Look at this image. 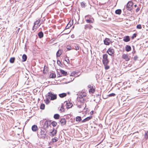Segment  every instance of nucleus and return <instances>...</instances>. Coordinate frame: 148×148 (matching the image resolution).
<instances>
[{"label": "nucleus", "instance_id": "nucleus-2", "mask_svg": "<svg viewBox=\"0 0 148 148\" xmlns=\"http://www.w3.org/2000/svg\"><path fill=\"white\" fill-rule=\"evenodd\" d=\"M49 99H50L51 100H53L56 99L57 98V95L54 94L52 92H49L46 95Z\"/></svg>", "mask_w": 148, "mask_h": 148}, {"label": "nucleus", "instance_id": "nucleus-40", "mask_svg": "<svg viewBox=\"0 0 148 148\" xmlns=\"http://www.w3.org/2000/svg\"><path fill=\"white\" fill-rule=\"evenodd\" d=\"M115 95V94L114 93H112L110 94H109L108 95V97H114Z\"/></svg>", "mask_w": 148, "mask_h": 148}, {"label": "nucleus", "instance_id": "nucleus-21", "mask_svg": "<svg viewBox=\"0 0 148 148\" xmlns=\"http://www.w3.org/2000/svg\"><path fill=\"white\" fill-rule=\"evenodd\" d=\"M109 62V61L108 59L102 60L103 64V65H108Z\"/></svg>", "mask_w": 148, "mask_h": 148}, {"label": "nucleus", "instance_id": "nucleus-13", "mask_svg": "<svg viewBox=\"0 0 148 148\" xmlns=\"http://www.w3.org/2000/svg\"><path fill=\"white\" fill-rule=\"evenodd\" d=\"M93 27L90 24H86L85 26L84 29H91Z\"/></svg>", "mask_w": 148, "mask_h": 148}, {"label": "nucleus", "instance_id": "nucleus-22", "mask_svg": "<svg viewBox=\"0 0 148 148\" xmlns=\"http://www.w3.org/2000/svg\"><path fill=\"white\" fill-rule=\"evenodd\" d=\"M46 99L45 100H44V101H45L46 104H48L50 102V101L49 100L50 99H49L47 96H46Z\"/></svg>", "mask_w": 148, "mask_h": 148}, {"label": "nucleus", "instance_id": "nucleus-15", "mask_svg": "<svg viewBox=\"0 0 148 148\" xmlns=\"http://www.w3.org/2000/svg\"><path fill=\"white\" fill-rule=\"evenodd\" d=\"M125 50L127 52H129L131 50V47L130 45H126L125 46Z\"/></svg>", "mask_w": 148, "mask_h": 148}, {"label": "nucleus", "instance_id": "nucleus-43", "mask_svg": "<svg viewBox=\"0 0 148 148\" xmlns=\"http://www.w3.org/2000/svg\"><path fill=\"white\" fill-rule=\"evenodd\" d=\"M71 26V24L69 25L68 23L66 26L65 27L66 29H69L70 27Z\"/></svg>", "mask_w": 148, "mask_h": 148}, {"label": "nucleus", "instance_id": "nucleus-48", "mask_svg": "<svg viewBox=\"0 0 148 148\" xmlns=\"http://www.w3.org/2000/svg\"><path fill=\"white\" fill-rule=\"evenodd\" d=\"M81 5L82 7H84L85 6V4L83 2H82L81 3Z\"/></svg>", "mask_w": 148, "mask_h": 148}, {"label": "nucleus", "instance_id": "nucleus-27", "mask_svg": "<svg viewBox=\"0 0 148 148\" xmlns=\"http://www.w3.org/2000/svg\"><path fill=\"white\" fill-rule=\"evenodd\" d=\"M108 56L107 54H105L103 55V59L102 60H104L108 59Z\"/></svg>", "mask_w": 148, "mask_h": 148}, {"label": "nucleus", "instance_id": "nucleus-14", "mask_svg": "<svg viewBox=\"0 0 148 148\" xmlns=\"http://www.w3.org/2000/svg\"><path fill=\"white\" fill-rule=\"evenodd\" d=\"M92 117L91 116H89L88 117H86V118H85L84 119H83L82 121V123L85 122L86 121H87L90 120L91 119H92Z\"/></svg>", "mask_w": 148, "mask_h": 148}, {"label": "nucleus", "instance_id": "nucleus-4", "mask_svg": "<svg viewBox=\"0 0 148 148\" xmlns=\"http://www.w3.org/2000/svg\"><path fill=\"white\" fill-rule=\"evenodd\" d=\"M51 124V121H46L44 123L43 127L45 129L47 128L49 126H50Z\"/></svg>", "mask_w": 148, "mask_h": 148}, {"label": "nucleus", "instance_id": "nucleus-18", "mask_svg": "<svg viewBox=\"0 0 148 148\" xmlns=\"http://www.w3.org/2000/svg\"><path fill=\"white\" fill-rule=\"evenodd\" d=\"M67 94L65 93H63L59 94V96L60 97L63 98L66 96Z\"/></svg>", "mask_w": 148, "mask_h": 148}, {"label": "nucleus", "instance_id": "nucleus-30", "mask_svg": "<svg viewBox=\"0 0 148 148\" xmlns=\"http://www.w3.org/2000/svg\"><path fill=\"white\" fill-rule=\"evenodd\" d=\"M48 68L47 67L45 66L44 67V69L43 70V73L44 74H45L46 73V71H47Z\"/></svg>", "mask_w": 148, "mask_h": 148}, {"label": "nucleus", "instance_id": "nucleus-9", "mask_svg": "<svg viewBox=\"0 0 148 148\" xmlns=\"http://www.w3.org/2000/svg\"><path fill=\"white\" fill-rule=\"evenodd\" d=\"M122 58L125 60L127 61H129L130 60V58L129 57V56L127 54H123L122 56Z\"/></svg>", "mask_w": 148, "mask_h": 148}, {"label": "nucleus", "instance_id": "nucleus-51", "mask_svg": "<svg viewBox=\"0 0 148 148\" xmlns=\"http://www.w3.org/2000/svg\"><path fill=\"white\" fill-rule=\"evenodd\" d=\"M79 101L82 103H84V101L83 100V98L82 99H80Z\"/></svg>", "mask_w": 148, "mask_h": 148}, {"label": "nucleus", "instance_id": "nucleus-60", "mask_svg": "<svg viewBox=\"0 0 148 148\" xmlns=\"http://www.w3.org/2000/svg\"><path fill=\"white\" fill-rule=\"evenodd\" d=\"M77 107H78L79 108H81V105H79H79H78V106H77Z\"/></svg>", "mask_w": 148, "mask_h": 148}, {"label": "nucleus", "instance_id": "nucleus-32", "mask_svg": "<svg viewBox=\"0 0 148 148\" xmlns=\"http://www.w3.org/2000/svg\"><path fill=\"white\" fill-rule=\"evenodd\" d=\"M45 108V105L44 104L42 103L40 105V108L41 110H44Z\"/></svg>", "mask_w": 148, "mask_h": 148}, {"label": "nucleus", "instance_id": "nucleus-3", "mask_svg": "<svg viewBox=\"0 0 148 148\" xmlns=\"http://www.w3.org/2000/svg\"><path fill=\"white\" fill-rule=\"evenodd\" d=\"M133 3L132 1H129L126 5V8L127 10L131 11L132 9Z\"/></svg>", "mask_w": 148, "mask_h": 148}, {"label": "nucleus", "instance_id": "nucleus-39", "mask_svg": "<svg viewBox=\"0 0 148 148\" xmlns=\"http://www.w3.org/2000/svg\"><path fill=\"white\" fill-rule=\"evenodd\" d=\"M136 28L138 29H141L142 28V26L140 24H138L136 26Z\"/></svg>", "mask_w": 148, "mask_h": 148}, {"label": "nucleus", "instance_id": "nucleus-11", "mask_svg": "<svg viewBox=\"0 0 148 148\" xmlns=\"http://www.w3.org/2000/svg\"><path fill=\"white\" fill-rule=\"evenodd\" d=\"M60 122L61 123L62 126H63L66 124V119H62L60 121Z\"/></svg>", "mask_w": 148, "mask_h": 148}, {"label": "nucleus", "instance_id": "nucleus-38", "mask_svg": "<svg viewBox=\"0 0 148 148\" xmlns=\"http://www.w3.org/2000/svg\"><path fill=\"white\" fill-rule=\"evenodd\" d=\"M82 95V93H80L78 96V97L80 99H82L83 98Z\"/></svg>", "mask_w": 148, "mask_h": 148}, {"label": "nucleus", "instance_id": "nucleus-16", "mask_svg": "<svg viewBox=\"0 0 148 148\" xmlns=\"http://www.w3.org/2000/svg\"><path fill=\"white\" fill-rule=\"evenodd\" d=\"M39 38H42L44 36L43 33L42 31H40L38 34Z\"/></svg>", "mask_w": 148, "mask_h": 148}, {"label": "nucleus", "instance_id": "nucleus-63", "mask_svg": "<svg viewBox=\"0 0 148 148\" xmlns=\"http://www.w3.org/2000/svg\"><path fill=\"white\" fill-rule=\"evenodd\" d=\"M87 17V16H85V18H86Z\"/></svg>", "mask_w": 148, "mask_h": 148}, {"label": "nucleus", "instance_id": "nucleus-20", "mask_svg": "<svg viewBox=\"0 0 148 148\" xmlns=\"http://www.w3.org/2000/svg\"><path fill=\"white\" fill-rule=\"evenodd\" d=\"M60 72L61 73V74L63 75L66 76L67 74V72L66 71H65L64 70L62 69H60Z\"/></svg>", "mask_w": 148, "mask_h": 148}, {"label": "nucleus", "instance_id": "nucleus-49", "mask_svg": "<svg viewBox=\"0 0 148 148\" xmlns=\"http://www.w3.org/2000/svg\"><path fill=\"white\" fill-rule=\"evenodd\" d=\"M71 47L69 45H67L66 47V48L68 50H70L71 49Z\"/></svg>", "mask_w": 148, "mask_h": 148}, {"label": "nucleus", "instance_id": "nucleus-24", "mask_svg": "<svg viewBox=\"0 0 148 148\" xmlns=\"http://www.w3.org/2000/svg\"><path fill=\"white\" fill-rule=\"evenodd\" d=\"M121 12V9H119L116 10L115 13L116 14L120 15Z\"/></svg>", "mask_w": 148, "mask_h": 148}, {"label": "nucleus", "instance_id": "nucleus-33", "mask_svg": "<svg viewBox=\"0 0 148 148\" xmlns=\"http://www.w3.org/2000/svg\"><path fill=\"white\" fill-rule=\"evenodd\" d=\"M86 21L88 23H93V21L90 19H86Z\"/></svg>", "mask_w": 148, "mask_h": 148}, {"label": "nucleus", "instance_id": "nucleus-59", "mask_svg": "<svg viewBox=\"0 0 148 148\" xmlns=\"http://www.w3.org/2000/svg\"><path fill=\"white\" fill-rule=\"evenodd\" d=\"M71 37L72 38H74V35L73 34H72V35H71Z\"/></svg>", "mask_w": 148, "mask_h": 148}, {"label": "nucleus", "instance_id": "nucleus-42", "mask_svg": "<svg viewBox=\"0 0 148 148\" xmlns=\"http://www.w3.org/2000/svg\"><path fill=\"white\" fill-rule=\"evenodd\" d=\"M76 74V72L75 71H73L71 73L70 76H73Z\"/></svg>", "mask_w": 148, "mask_h": 148}, {"label": "nucleus", "instance_id": "nucleus-41", "mask_svg": "<svg viewBox=\"0 0 148 148\" xmlns=\"http://www.w3.org/2000/svg\"><path fill=\"white\" fill-rule=\"evenodd\" d=\"M137 34L136 33H134L133 34L132 37V38L133 39L134 38H136V36Z\"/></svg>", "mask_w": 148, "mask_h": 148}, {"label": "nucleus", "instance_id": "nucleus-53", "mask_svg": "<svg viewBox=\"0 0 148 148\" xmlns=\"http://www.w3.org/2000/svg\"><path fill=\"white\" fill-rule=\"evenodd\" d=\"M82 95L83 97H85L86 96V93H82Z\"/></svg>", "mask_w": 148, "mask_h": 148}, {"label": "nucleus", "instance_id": "nucleus-6", "mask_svg": "<svg viewBox=\"0 0 148 148\" xmlns=\"http://www.w3.org/2000/svg\"><path fill=\"white\" fill-rule=\"evenodd\" d=\"M64 104H65L66 106V107L68 109H69L71 108L73 106V104L72 103L69 101L67 102L66 101L64 102Z\"/></svg>", "mask_w": 148, "mask_h": 148}, {"label": "nucleus", "instance_id": "nucleus-23", "mask_svg": "<svg viewBox=\"0 0 148 148\" xmlns=\"http://www.w3.org/2000/svg\"><path fill=\"white\" fill-rule=\"evenodd\" d=\"M56 77V74L54 73H51L49 75V77L51 78H55Z\"/></svg>", "mask_w": 148, "mask_h": 148}, {"label": "nucleus", "instance_id": "nucleus-10", "mask_svg": "<svg viewBox=\"0 0 148 148\" xmlns=\"http://www.w3.org/2000/svg\"><path fill=\"white\" fill-rule=\"evenodd\" d=\"M130 38L129 36H125L123 37V40L125 42H128L130 41Z\"/></svg>", "mask_w": 148, "mask_h": 148}, {"label": "nucleus", "instance_id": "nucleus-28", "mask_svg": "<svg viewBox=\"0 0 148 148\" xmlns=\"http://www.w3.org/2000/svg\"><path fill=\"white\" fill-rule=\"evenodd\" d=\"M60 115L58 114H55L54 115V118L56 119H58L60 118Z\"/></svg>", "mask_w": 148, "mask_h": 148}, {"label": "nucleus", "instance_id": "nucleus-37", "mask_svg": "<svg viewBox=\"0 0 148 148\" xmlns=\"http://www.w3.org/2000/svg\"><path fill=\"white\" fill-rule=\"evenodd\" d=\"M104 66H105V69L106 70H108L110 68V66L108 65H104Z\"/></svg>", "mask_w": 148, "mask_h": 148}, {"label": "nucleus", "instance_id": "nucleus-1", "mask_svg": "<svg viewBox=\"0 0 148 148\" xmlns=\"http://www.w3.org/2000/svg\"><path fill=\"white\" fill-rule=\"evenodd\" d=\"M47 133V132L46 131V129L42 127H41L40 132V137L38 136V137L40 138L44 139H45L46 137Z\"/></svg>", "mask_w": 148, "mask_h": 148}, {"label": "nucleus", "instance_id": "nucleus-25", "mask_svg": "<svg viewBox=\"0 0 148 148\" xmlns=\"http://www.w3.org/2000/svg\"><path fill=\"white\" fill-rule=\"evenodd\" d=\"M95 91V89L94 88L93 86H92L91 88L89 90V92H91L93 93Z\"/></svg>", "mask_w": 148, "mask_h": 148}, {"label": "nucleus", "instance_id": "nucleus-17", "mask_svg": "<svg viewBox=\"0 0 148 148\" xmlns=\"http://www.w3.org/2000/svg\"><path fill=\"white\" fill-rule=\"evenodd\" d=\"M22 62H24L26 61L27 57V56L25 54H24L22 56Z\"/></svg>", "mask_w": 148, "mask_h": 148}, {"label": "nucleus", "instance_id": "nucleus-31", "mask_svg": "<svg viewBox=\"0 0 148 148\" xmlns=\"http://www.w3.org/2000/svg\"><path fill=\"white\" fill-rule=\"evenodd\" d=\"M82 120L81 117L80 116H77L76 118V121L79 122Z\"/></svg>", "mask_w": 148, "mask_h": 148}, {"label": "nucleus", "instance_id": "nucleus-44", "mask_svg": "<svg viewBox=\"0 0 148 148\" xmlns=\"http://www.w3.org/2000/svg\"><path fill=\"white\" fill-rule=\"evenodd\" d=\"M75 49L77 50L79 49V45H77L75 46Z\"/></svg>", "mask_w": 148, "mask_h": 148}, {"label": "nucleus", "instance_id": "nucleus-57", "mask_svg": "<svg viewBox=\"0 0 148 148\" xmlns=\"http://www.w3.org/2000/svg\"><path fill=\"white\" fill-rule=\"evenodd\" d=\"M36 29V28L33 26V28H32V30L33 31V32H34L35 31V30H34V29Z\"/></svg>", "mask_w": 148, "mask_h": 148}, {"label": "nucleus", "instance_id": "nucleus-46", "mask_svg": "<svg viewBox=\"0 0 148 148\" xmlns=\"http://www.w3.org/2000/svg\"><path fill=\"white\" fill-rule=\"evenodd\" d=\"M39 21H36L34 23V25H38V24L39 23Z\"/></svg>", "mask_w": 148, "mask_h": 148}, {"label": "nucleus", "instance_id": "nucleus-5", "mask_svg": "<svg viewBox=\"0 0 148 148\" xmlns=\"http://www.w3.org/2000/svg\"><path fill=\"white\" fill-rule=\"evenodd\" d=\"M107 53L110 56H112L114 53V50L111 48H109L107 51Z\"/></svg>", "mask_w": 148, "mask_h": 148}, {"label": "nucleus", "instance_id": "nucleus-45", "mask_svg": "<svg viewBox=\"0 0 148 148\" xmlns=\"http://www.w3.org/2000/svg\"><path fill=\"white\" fill-rule=\"evenodd\" d=\"M138 58V57L137 56H136L134 57L133 59L134 60L136 61Z\"/></svg>", "mask_w": 148, "mask_h": 148}, {"label": "nucleus", "instance_id": "nucleus-35", "mask_svg": "<svg viewBox=\"0 0 148 148\" xmlns=\"http://www.w3.org/2000/svg\"><path fill=\"white\" fill-rule=\"evenodd\" d=\"M58 138L56 137H55L54 138L52 139V141L53 142H56L58 140Z\"/></svg>", "mask_w": 148, "mask_h": 148}, {"label": "nucleus", "instance_id": "nucleus-52", "mask_svg": "<svg viewBox=\"0 0 148 148\" xmlns=\"http://www.w3.org/2000/svg\"><path fill=\"white\" fill-rule=\"evenodd\" d=\"M140 10V8L138 7L136 9V12H138L139 10Z\"/></svg>", "mask_w": 148, "mask_h": 148}, {"label": "nucleus", "instance_id": "nucleus-12", "mask_svg": "<svg viewBox=\"0 0 148 148\" xmlns=\"http://www.w3.org/2000/svg\"><path fill=\"white\" fill-rule=\"evenodd\" d=\"M32 130L33 132H36L38 130V127L37 125H33L32 127Z\"/></svg>", "mask_w": 148, "mask_h": 148}, {"label": "nucleus", "instance_id": "nucleus-19", "mask_svg": "<svg viewBox=\"0 0 148 148\" xmlns=\"http://www.w3.org/2000/svg\"><path fill=\"white\" fill-rule=\"evenodd\" d=\"M62 53V51L61 49H59L56 53V57H60Z\"/></svg>", "mask_w": 148, "mask_h": 148}, {"label": "nucleus", "instance_id": "nucleus-58", "mask_svg": "<svg viewBox=\"0 0 148 148\" xmlns=\"http://www.w3.org/2000/svg\"><path fill=\"white\" fill-rule=\"evenodd\" d=\"M88 88H91V87H92V86H91V85L90 84V85H88Z\"/></svg>", "mask_w": 148, "mask_h": 148}, {"label": "nucleus", "instance_id": "nucleus-36", "mask_svg": "<svg viewBox=\"0 0 148 148\" xmlns=\"http://www.w3.org/2000/svg\"><path fill=\"white\" fill-rule=\"evenodd\" d=\"M57 64L60 66H62L61 65H60V64H61V65H62V63L59 60H57Z\"/></svg>", "mask_w": 148, "mask_h": 148}, {"label": "nucleus", "instance_id": "nucleus-50", "mask_svg": "<svg viewBox=\"0 0 148 148\" xmlns=\"http://www.w3.org/2000/svg\"><path fill=\"white\" fill-rule=\"evenodd\" d=\"M57 75L58 77H60L61 76V75L60 74V73L57 71Z\"/></svg>", "mask_w": 148, "mask_h": 148}, {"label": "nucleus", "instance_id": "nucleus-34", "mask_svg": "<svg viewBox=\"0 0 148 148\" xmlns=\"http://www.w3.org/2000/svg\"><path fill=\"white\" fill-rule=\"evenodd\" d=\"M51 123V124H52V125L53 127H55L56 126V125L57 124V123L55 121H52Z\"/></svg>", "mask_w": 148, "mask_h": 148}, {"label": "nucleus", "instance_id": "nucleus-56", "mask_svg": "<svg viewBox=\"0 0 148 148\" xmlns=\"http://www.w3.org/2000/svg\"><path fill=\"white\" fill-rule=\"evenodd\" d=\"M38 25H34H34L33 26H34V27L36 29V28L38 27Z\"/></svg>", "mask_w": 148, "mask_h": 148}, {"label": "nucleus", "instance_id": "nucleus-7", "mask_svg": "<svg viewBox=\"0 0 148 148\" xmlns=\"http://www.w3.org/2000/svg\"><path fill=\"white\" fill-rule=\"evenodd\" d=\"M103 42L105 45H108L110 44V42H111V40L110 39L106 38L104 40Z\"/></svg>", "mask_w": 148, "mask_h": 148}, {"label": "nucleus", "instance_id": "nucleus-54", "mask_svg": "<svg viewBox=\"0 0 148 148\" xmlns=\"http://www.w3.org/2000/svg\"><path fill=\"white\" fill-rule=\"evenodd\" d=\"M136 52V51L134 50V47L133 46V51L132 52V53H134Z\"/></svg>", "mask_w": 148, "mask_h": 148}, {"label": "nucleus", "instance_id": "nucleus-64", "mask_svg": "<svg viewBox=\"0 0 148 148\" xmlns=\"http://www.w3.org/2000/svg\"><path fill=\"white\" fill-rule=\"evenodd\" d=\"M67 93H68V94H69L70 93H69V92H68Z\"/></svg>", "mask_w": 148, "mask_h": 148}, {"label": "nucleus", "instance_id": "nucleus-55", "mask_svg": "<svg viewBox=\"0 0 148 148\" xmlns=\"http://www.w3.org/2000/svg\"><path fill=\"white\" fill-rule=\"evenodd\" d=\"M61 108L63 110L62 111H64V108L63 106L62 105V106Z\"/></svg>", "mask_w": 148, "mask_h": 148}, {"label": "nucleus", "instance_id": "nucleus-29", "mask_svg": "<svg viewBox=\"0 0 148 148\" xmlns=\"http://www.w3.org/2000/svg\"><path fill=\"white\" fill-rule=\"evenodd\" d=\"M144 138L146 139H147L148 138V131L145 132V133L144 134Z\"/></svg>", "mask_w": 148, "mask_h": 148}, {"label": "nucleus", "instance_id": "nucleus-26", "mask_svg": "<svg viewBox=\"0 0 148 148\" xmlns=\"http://www.w3.org/2000/svg\"><path fill=\"white\" fill-rule=\"evenodd\" d=\"M15 60V58L14 57H11L10 59V62L11 63H13Z\"/></svg>", "mask_w": 148, "mask_h": 148}, {"label": "nucleus", "instance_id": "nucleus-47", "mask_svg": "<svg viewBox=\"0 0 148 148\" xmlns=\"http://www.w3.org/2000/svg\"><path fill=\"white\" fill-rule=\"evenodd\" d=\"M67 58V60H66V59H65V60L67 62V63H68L69 62V58L68 57H66V59Z\"/></svg>", "mask_w": 148, "mask_h": 148}, {"label": "nucleus", "instance_id": "nucleus-62", "mask_svg": "<svg viewBox=\"0 0 148 148\" xmlns=\"http://www.w3.org/2000/svg\"><path fill=\"white\" fill-rule=\"evenodd\" d=\"M137 5L136 4H135V5H134V7H135V8H136V7H137Z\"/></svg>", "mask_w": 148, "mask_h": 148}, {"label": "nucleus", "instance_id": "nucleus-61", "mask_svg": "<svg viewBox=\"0 0 148 148\" xmlns=\"http://www.w3.org/2000/svg\"><path fill=\"white\" fill-rule=\"evenodd\" d=\"M83 100H84V102L85 101H86V99H84V98H83Z\"/></svg>", "mask_w": 148, "mask_h": 148}, {"label": "nucleus", "instance_id": "nucleus-8", "mask_svg": "<svg viewBox=\"0 0 148 148\" xmlns=\"http://www.w3.org/2000/svg\"><path fill=\"white\" fill-rule=\"evenodd\" d=\"M57 132V130L53 128L52 131L50 132L51 134L50 136L52 137L54 136L56 134Z\"/></svg>", "mask_w": 148, "mask_h": 148}]
</instances>
